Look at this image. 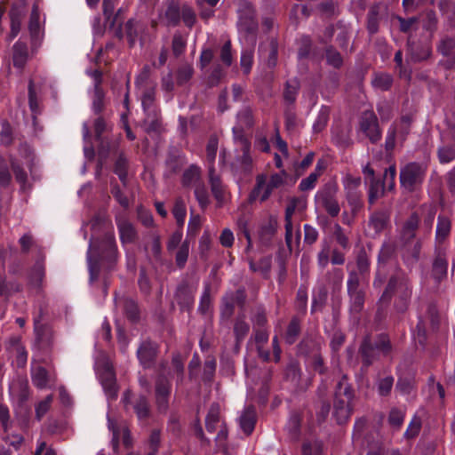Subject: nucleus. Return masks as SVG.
Returning <instances> with one entry per match:
<instances>
[{"label":"nucleus","instance_id":"nucleus-7","mask_svg":"<svg viewBox=\"0 0 455 455\" xmlns=\"http://www.w3.org/2000/svg\"><path fill=\"white\" fill-rule=\"evenodd\" d=\"M122 403L125 412H133L140 420H146L151 415L149 401L145 395H134L131 389H126Z\"/></svg>","mask_w":455,"mask_h":455},{"label":"nucleus","instance_id":"nucleus-27","mask_svg":"<svg viewBox=\"0 0 455 455\" xmlns=\"http://www.w3.org/2000/svg\"><path fill=\"white\" fill-rule=\"evenodd\" d=\"M28 29L31 37V47L32 49L36 48L40 40L39 11L36 4H34L30 13Z\"/></svg>","mask_w":455,"mask_h":455},{"label":"nucleus","instance_id":"nucleus-14","mask_svg":"<svg viewBox=\"0 0 455 455\" xmlns=\"http://www.w3.org/2000/svg\"><path fill=\"white\" fill-rule=\"evenodd\" d=\"M181 4L179 0H166L159 19L165 27H177L180 23Z\"/></svg>","mask_w":455,"mask_h":455},{"label":"nucleus","instance_id":"nucleus-50","mask_svg":"<svg viewBox=\"0 0 455 455\" xmlns=\"http://www.w3.org/2000/svg\"><path fill=\"white\" fill-rule=\"evenodd\" d=\"M112 130V124L104 116H100L93 121V131L95 140L106 138L103 134Z\"/></svg>","mask_w":455,"mask_h":455},{"label":"nucleus","instance_id":"nucleus-15","mask_svg":"<svg viewBox=\"0 0 455 455\" xmlns=\"http://www.w3.org/2000/svg\"><path fill=\"white\" fill-rule=\"evenodd\" d=\"M120 241L123 245L134 243L139 239L135 226L124 216L116 217Z\"/></svg>","mask_w":455,"mask_h":455},{"label":"nucleus","instance_id":"nucleus-2","mask_svg":"<svg viewBox=\"0 0 455 455\" xmlns=\"http://www.w3.org/2000/svg\"><path fill=\"white\" fill-rule=\"evenodd\" d=\"M118 260L119 251L113 232L91 238L87 251L90 282L98 280L101 269L107 272L116 270Z\"/></svg>","mask_w":455,"mask_h":455},{"label":"nucleus","instance_id":"nucleus-22","mask_svg":"<svg viewBox=\"0 0 455 455\" xmlns=\"http://www.w3.org/2000/svg\"><path fill=\"white\" fill-rule=\"evenodd\" d=\"M116 303L121 305L123 312L131 323H138L140 319V311L136 300L129 297L116 298Z\"/></svg>","mask_w":455,"mask_h":455},{"label":"nucleus","instance_id":"nucleus-62","mask_svg":"<svg viewBox=\"0 0 455 455\" xmlns=\"http://www.w3.org/2000/svg\"><path fill=\"white\" fill-rule=\"evenodd\" d=\"M437 156L441 164H448L455 159V144L440 147Z\"/></svg>","mask_w":455,"mask_h":455},{"label":"nucleus","instance_id":"nucleus-38","mask_svg":"<svg viewBox=\"0 0 455 455\" xmlns=\"http://www.w3.org/2000/svg\"><path fill=\"white\" fill-rule=\"evenodd\" d=\"M300 88L299 81L297 78L291 79L285 83L283 90V100L291 107L295 103L297 95Z\"/></svg>","mask_w":455,"mask_h":455},{"label":"nucleus","instance_id":"nucleus-12","mask_svg":"<svg viewBox=\"0 0 455 455\" xmlns=\"http://www.w3.org/2000/svg\"><path fill=\"white\" fill-rule=\"evenodd\" d=\"M159 346L150 339L142 340L137 349V358L144 369H151L156 361Z\"/></svg>","mask_w":455,"mask_h":455},{"label":"nucleus","instance_id":"nucleus-41","mask_svg":"<svg viewBox=\"0 0 455 455\" xmlns=\"http://www.w3.org/2000/svg\"><path fill=\"white\" fill-rule=\"evenodd\" d=\"M22 285L16 281L8 282L5 276L0 275V296L9 298L12 294L20 292Z\"/></svg>","mask_w":455,"mask_h":455},{"label":"nucleus","instance_id":"nucleus-16","mask_svg":"<svg viewBox=\"0 0 455 455\" xmlns=\"http://www.w3.org/2000/svg\"><path fill=\"white\" fill-rule=\"evenodd\" d=\"M196 289L187 280H182L177 286L174 298L181 309L190 310L194 304Z\"/></svg>","mask_w":455,"mask_h":455},{"label":"nucleus","instance_id":"nucleus-45","mask_svg":"<svg viewBox=\"0 0 455 455\" xmlns=\"http://www.w3.org/2000/svg\"><path fill=\"white\" fill-rule=\"evenodd\" d=\"M50 379L49 371L43 366H38L32 371V382L37 388H45Z\"/></svg>","mask_w":455,"mask_h":455},{"label":"nucleus","instance_id":"nucleus-31","mask_svg":"<svg viewBox=\"0 0 455 455\" xmlns=\"http://www.w3.org/2000/svg\"><path fill=\"white\" fill-rule=\"evenodd\" d=\"M240 427L246 435H250L255 427L256 412L252 406L247 407L240 417Z\"/></svg>","mask_w":455,"mask_h":455},{"label":"nucleus","instance_id":"nucleus-9","mask_svg":"<svg viewBox=\"0 0 455 455\" xmlns=\"http://www.w3.org/2000/svg\"><path fill=\"white\" fill-rule=\"evenodd\" d=\"M34 335V347L41 355L50 356L56 342V331L52 325L36 323Z\"/></svg>","mask_w":455,"mask_h":455},{"label":"nucleus","instance_id":"nucleus-25","mask_svg":"<svg viewBox=\"0 0 455 455\" xmlns=\"http://www.w3.org/2000/svg\"><path fill=\"white\" fill-rule=\"evenodd\" d=\"M26 13L24 4H12L9 12L11 19V38H14L20 31L21 20Z\"/></svg>","mask_w":455,"mask_h":455},{"label":"nucleus","instance_id":"nucleus-35","mask_svg":"<svg viewBox=\"0 0 455 455\" xmlns=\"http://www.w3.org/2000/svg\"><path fill=\"white\" fill-rule=\"evenodd\" d=\"M451 223L448 217L439 215L437 219L435 241L437 243H443L449 236L451 232Z\"/></svg>","mask_w":455,"mask_h":455},{"label":"nucleus","instance_id":"nucleus-28","mask_svg":"<svg viewBox=\"0 0 455 455\" xmlns=\"http://www.w3.org/2000/svg\"><path fill=\"white\" fill-rule=\"evenodd\" d=\"M28 60V49L26 43L18 41L12 46V62L16 68L23 69Z\"/></svg>","mask_w":455,"mask_h":455},{"label":"nucleus","instance_id":"nucleus-18","mask_svg":"<svg viewBox=\"0 0 455 455\" xmlns=\"http://www.w3.org/2000/svg\"><path fill=\"white\" fill-rule=\"evenodd\" d=\"M303 203L302 199L299 197H293L290 200L285 209L284 214V228H285V243L290 250H291V239H292V215L295 212L296 208L299 204Z\"/></svg>","mask_w":455,"mask_h":455},{"label":"nucleus","instance_id":"nucleus-21","mask_svg":"<svg viewBox=\"0 0 455 455\" xmlns=\"http://www.w3.org/2000/svg\"><path fill=\"white\" fill-rule=\"evenodd\" d=\"M146 116L142 121L144 131L148 134L161 133L163 131L162 118L159 109H150V111L144 112Z\"/></svg>","mask_w":455,"mask_h":455},{"label":"nucleus","instance_id":"nucleus-20","mask_svg":"<svg viewBox=\"0 0 455 455\" xmlns=\"http://www.w3.org/2000/svg\"><path fill=\"white\" fill-rule=\"evenodd\" d=\"M100 382L106 395L110 399H116L117 397L118 387L116 374L112 368L109 366L105 367L100 373Z\"/></svg>","mask_w":455,"mask_h":455},{"label":"nucleus","instance_id":"nucleus-17","mask_svg":"<svg viewBox=\"0 0 455 455\" xmlns=\"http://www.w3.org/2000/svg\"><path fill=\"white\" fill-rule=\"evenodd\" d=\"M448 261L446 253L440 250L435 249V257L432 262L431 276L436 283H440L447 277Z\"/></svg>","mask_w":455,"mask_h":455},{"label":"nucleus","instance_id":"nucleus-34","mask_svg":"<svg viewBox=\"0 0 455 455\" xmlns=\"http://www.w3.org/2000/svg\"><path fill=\"white\" fill-rule=\"evenodd\" d=\"M348 205L351 209V214L354 217L357 215L363 206L362 193L354 188H348L346 196Z\"/></svg>","mask_w":455,"mask_h":455},{"label":"nucleus","instance_id":"nucleus-63","mask_svg":"<svg viewBox=\"0 0 455 455\" xmlns=\"http://www.w3.org/2000/svg\"><path fill=\"white\" fill-rule=\"evenodd\" d=\"M392 84V76L386 73L377 74L372 80V85L381 91H388Z\"/></svg>","mask_w":455,"mask_h":455},{"label":"nucleus","instance_id":"nucleus-54","mask_svg":"<svg viewBox=\"0 0 455 455\" xmlns=\"http://www.w3.org/2000/svg\"><path fill=\"white\" fill-rule=\"evenodd\" d=\"M325 58L328 65L334 68H340L343 65L341 54L332 45H328L325 49Z\"/></svg>","mask_w":455,"mask_h":455},{"label":"nucleus","instance_id":"nucleus-47","mask_svg":"<svg viewBox=\"0 0 455 455\" xmlns=\"http://www.w3.org/2000/svg\"><path fill=\"white\" fill-rule=\"evenodd\" d=\"M240 141L243 145L242 151L243 155L240 156L239 161L241 164V167L246 172H251L252 165V159L250 155L251 143L250 141L244 138L243 136L240 137Z\"/></svg>","mask_w":455,"mask_h":455},{"label":"nucleus","instance_id":"nucleus-49","mask_svg":"<svg viewBox=\"0 0 455 455\" xmlns=\"http://www.w3.org/2000/svg\"><path fill=\"white\" fill-rule=\"evenodd\" d=\"M125 28V36L128 40L129 46L132 48L134 46L136 40L139 36V32L140 29V24L134 19H130L126 21L124 25Z\"/></svg>","mask_w":455,"mask_h":455},{"label":"nucleus","instance_id":"nucleus-44","mask_svg":"<svg viewBox=\"0 0 455 455\" xmlns=\"http://www.w3.org/2000/svg\"><path fill=\"white\" fill-rule=\"evenodd\" d=\"M194 68L189 63L181 64L176 70L175 78L176 84L179 86H182L189 82L194 76Z\"/></svg>","mask_w":455,"mask_h":455},{"label":"nucleus","instance_id":"nucleus-37","mask_svg":"<svg viewBox=\"0 0 455 455\" xmlns=\"http://www.w3.org/2000/svg\"><path fill=\"white\" fill-rule=\"evenodd\" d=\"M301 378L299 363L296 360H291L284 369V379L294 387L298 386Z\"/></svg>","mask_w":455,"mask_h":455},{"label":"nucleus","instance_id":"nucleus-46","mask_svg":"<svg viewBox=\"0 0 455 455\" xmlns=\"http://www.w3.org/2000/svg\"><path fill=\"white\" fill-rule=\"evenodd\" d=\"M404 245V253H403V259L406 263L414 264L419 259L420 251L422 243L420 240H418L415 242L413 245H411L410 243H407V245Z\"/></svg>","mask_w":455,"mask_h":455},{"label":"nucleus","instance_id":"nucleus-5","mask_svg":"<svg viewBox=\"0 0 455 455\" xmlns=\"http://www.w3.org/2000/svg\"><path fill=\"white\" fill-rule=\"evenodd\" d=\"M391 350L392 344L387 334L380 333L377 335L375 340H372L370 335L364 336L358 349L363 368L368 369L375 361L379 360V354L387 355Z\"/></svg>","mask_w":455,"mask_h":455},{"label":"nucleus","instance_id":"nucleus-53","mask_svg":"<svg viewBox=\"0 0 455 455\" xmlns=\"http://www.w3.org/2000/svg\"><path fill=\"white\" fill-rule=\"evenodd\" d=\"M436 51L443 56L455 54V36H444L436 45Z\"/></svg>","mask_w":455,"mask_h":455},{"label":"nucleus","instance_id":"nucleus-10","mask_svg":"<svg viewBox=\"0 0 455 455\" xmlns=\"http://www.w3.org/2000/svg\"><path fill=\"white\" fill-rule=\"evenodd\" d=\"M359 131L371 141L372 144L378 143L382 137V131L379 127V119L373 110H364L362 112L359 122Z\"/></svg>","mask_w":455,"mask_h":455},{"label":"nucleus","instance_id":"nucleus-36","mask_svg":"<svg viewBox=\"0 0 455 455\" xmlns=\"http://www.w3.org/2000/svg\"><path fill=\"white\" fill-rule=\"evenodd\" d=\"M250 331V325L245 321L244 314L238 315L234 323L233 332L237 343L243 342Z\"/></svg>","mask_w":455,"mask_h":455},{"label":"nucleus","instance_id":"nucleus-55","mask_svg":"<svg viewBox=\"0 0 455 455\" xmlns=\"http://www.w3.org/2000/svg\"><path fill=\"white\" fill-rule=\"evenodd\" d=\"M182 20L185 26L192 28L196 23L197 18L195 10L188 4L181 5L180 20Z\"/></svg>","mask_w":455,"mask_h":455},{"label":"nucleus","instance_id":"nucleus-60","mask_svg":"<svg viewBox=\"0 0 455 455\" xmlns=\"http://www.w3.org/2000/svg\"><path fill=\"white\" fill-rule=\"evenodd\" d=\"M186 204L180 197L177 198L172 208V214L179 227H182L186 218Z\"/></svg>","mask_w":455,"mask_h":455},{"label":"nucleus","instance_id":"nucleus-58","mask_svg":"<svg viewBox=\"0 0 455 455\" xmlns=\"http://www.w3.org/2000/svg\"><path fill=\"white\" fill-rule=\"evenodd\" d=\"M28 91L29 108L34 115H38L41 113V108L39 106L37 93H36V91L35 88V84H34L33 79H29V81H28Z\"/></svg>","mask_w":455,"mask_h":455},{"label":"nucleus","instance_id":"nucleus-51","mask_svg":"<svg viewBox=\"0 0 455 455\" xmlns=\"http://www.w3.org/2000/svg\"><path fill=\"white\" fill-rule=\"evenodd\" d=\"M220 421V406L214 403L211 405L205 418V427L208 432L212 433L216 430V425Z\"/></svg>","mask_w":455,"mask_h":455},{"label":"nucleus","instance_id":"nucleus-39","mask_svg":"<svg viewBox=\"0 0 455 455\" xmlns=\"http://www.w3.org/2000/svg\"><path fill=\"white\" fill-rule=\"evenodd\" d=\"M301 332L300 320L297 316H293L285 331V342L289 345L294 344Z\"/></svg>","mask_w":455,"mask_h":455},{"label":"nucleus","instance_id":"nucleus-26","mask_svg":"<svg viewBox=\"0 0 455 455\" xmlns=\"http://www.w3.org/2000/svg\"><path fill=\"white\" fill-rule=\"evenodd\" d=\"M96 141L98 142L97 152L99 162L101 166L107 162L111 153L116 156V152L119 150L117 149V144L111 142L108 137L102 138L101 140H96Z\"/></svg>","mask_w":455,"mask_h":455},{"label":"nucleus","instance_id":"nucleus-19","mask_svg":"<svg viewBox=\"0 0 455 455\" xmlns=\"http://www.w3.org/2000/svg\"><path fill=\"white\" fill-rule=\"evenodd\" d=\"M389 212L386 210H378L371 214L368 228L374 235H379L389 224Z\"/></svg>","mask_w":455,"mask_h":455},{"label":"nucleus","instance_id":"nucleus-11","mask_svg":"<svg viewBox=\"0 0 455 455\" xmlns=\"http://www.w3.org/2000/svg\"><path fill=\"white\" fill-rule=\"evenodd\" d=\"M171 393V381L164 374H158L155 381V403L160 413L168 411Z\"/></svg>","mask_w":455,"mask_h":455},{"label":"nucleus","instance_id":"nucleus-3","mask_svg":"<svg viewBox=\"0 0 455 455\" xmlns=\"http://www.w3.org/2000/svg\"><path fill=\"white\" fill-rule=\"evenodd\" d=\"M394 296H395L394 308L396 312L402 314L406 312L412 296V284L407 275L401 269L390 275L378 304L387 306Z\"/></svg>","mask_w":455,"mask_h":455},{"label":"nucleus","instance_id":"nucleus-24","mask_svg":"<svg viewBox=\"0 0 455 455\" xmlns=\"http://www.w3.org/2000/svg\"><path fill=\"white\" fill-rule=\"evenodd\" d=\"M320 17L326 20H333L340 14V4L338 0H323L316 7Z\"/></svg>","mask_w":455,"mask_h":455},{"label":"nucleus","instance_id":"nucleus-52","mask_svg":"<svg viewBox=\"0 0 455 455\" xmlns=\"http://www.w3.org/2000/svg\"><path fill=\"white\" fill-rule=\"evenodd\" d=\"M201 171L196 165H190L183 173L181 182L184 187H189L193 183L196 185L200 180Z\"/></svg>","mask_w":455,"mask_h":455},{"label":"nucleus","instance_id":"nucleus-48","mask_svg":"<svg viewBox=\"0 0 455 455\" xmlns=\"http://www.w3.org/2000/svg\"><path fill=\"white\" fill-rule=\"evenodd\" d=\"M92 108L97 116H103L102 113L106 108V101L105 92L101 87L94 89Z\"/></svg>","mask_w":455,"mask_h":455},{"label":"nucleus","instance_id":"nucleus-32","mask_svg":"<svg viewBox=\"0 0 455 455\" xmlns=\"http://www.w3.org/2000/svg\"><path fill=\"white\" fill-rule=\"evenodd\" d=\"M209 182L212 193L218 202H222L224 199V189L221 179L216 174L214 166H209Z\"/></svg>","mask_w":455,"mask_h":455},{"label":"nucleus","instance_id":"nucleus-30","mask_svg":"<svg viewBox=\"0 0 455 455\" xmlns=\"http://www.w3.org/2000/svg\"><path fill=\"white\" fill-rule=\"evenodd\" d=\"M385 184L384 180L380 179H371L368 189V204L370 208L375 204L379 198L385 196Z\"/></svg>","mask_w":455,"mask_h":455},{"label":"nucleus","instance_id":"nucleus-56","mask_svg":"<svg viewBox=\"0 0 455 455\" xmlns=\"http://www.w3.org/2000/svg\"><path fill=\"white\" fill-rule=\"evenodd\" d=\"M276 232V222L269 220L267 224L263 225L259 232L260 242L264 244H268Z\"/></svg>","mask_w":455,"mask_h":455},{"label":"nucleus","instance_id":"nucleus-61","mask_svg":"<svg viewBox=\"0 0 455 455\" xmlns=\"http://www.w3.org/2000/svg\"><path fill=\"white\" fill-rule=\"evenodd\" d=\"M195 196L202 209H204L209 205V194L203 181L196 183L195 188Z\"/></svg>","mask_w":455,"mask_h":455},{"label":"nucleus","instance_id":"nucleus-23","mask_svg":"<svg viewBox=\"0 0 455 455\" xmlns=\"http://www.w3.org/2000/svg\"><path fill=\"white\" fill-rule=\"evenodd\" d=\"M129 160L124 151L119 150L116 154L113 172L118 176L124 187L128 183Z\"/></svg>","mask_w":455,"mask_h":455},{"label":"nucleus","instance_id":"nucleus-8","mask_svg":"<svg viewBox=\"0 0 455 455\" xmlns=\"http://www.w3.org/2000/svg\"><path fill=\"white\" fill-rule=\"evenodd\" d=\"M407 57L413 63L427 61L433 55L431 36L416 38L410 35L406 41Z\"/></svg>","mask_w":455,"mask_h":455},{"label":"nucleus","instance_id":"nucleus-59","mask_svg":"<svg viewBox=\"0 0 455 455\" xmlns=\"http://www.w3.org/2000/svg\"><path fill=\"white\" fill-rule=\"evenodd\" d=\"M301 416L298 412H292L290 416L287 429L293 439H297L300 433Z\"/></svg>","mask_w":455,"mask_h":455},{"label":"nucleus","instance_id":"nucleus-29","mask_svg":"<svg viewBox=\"0 0 455 455\" xmlns=\"http://www.w3.org/2000/svg\"><path fill=\"white\" fill-rule=\"evenodd\" d=\"M419 219L416 213H412L409 219L403 224L401 238L407 245V243H411L416 236V231L419 228Z\"/></svg>","mask_w":455,"mask_h":455},{"label":"nucleus","instance_id":"nucleus-57","mask_svg":"<svg viewBox=\"0 0 455 455\" xmlns=\"http://www.w3.org/2000/svg\"><path fill=\"white\" fill-rule=\"evenodd\" d=\"M44 256L41 259L36 261L31 273H30V283L36 286H39L44 276Z\"/></svg>","mask_w":455,"mask_h":455},{"label":"nucleus","instance_id":"nucleus-4","mask_svg":"<svg viewBox=\"0 0 455 455\" xmlns=\"http://www.w3.org/2000/svg\"><path fill=\"white\" fill-rule=\"evenodd\" d=\"M355 392L348 381L347 375L344 374L335 386L333 394V416L338 424L346 423L354 411L353 401Z\"/></svg>","mask_w":455,"mask_h":455},{"label":"nucleus","instance_id":"nucleus-43","mask_svg":"<svg viewBox=\"0 0 455 455\" xmlns=\"http://www.w3.org/2000/svg\"><path fill=\"white\" fill-rule=\"evenodd\" d=\"M366 28L371 36L379 32V8L378 5L371 6L367 13Z\"/></svg>","mask_w":455,"mask_h":455},{"label":"nucleus","instance_id":"nucleus-6","mask_svg":"<svg viewBox=\"0 0 455 455\" xmlns=\"http://www.w3.org/2000/svg\"><path fill=\"white\" fill-rule=\"evenodd\" d=\"M427 171V164L419 162H410L403 165L399 173L401 188L406 193H414L419 190L424 183Z\"/></svg>","mask_w":455,"mask_h":455},{"label":"nucleus","instance_id":"nucleus-64","mask_svg":"<svg viewBox=\"0 0 455 455\" xmlns=\"http://www.w3.org/2000/svg\"><path fill=\"white\" fill-rule=\"evenodd\" d=\"M404 417V411L398 408H392L388 414L387 422L393 428L398 430L403 423Z\"/></svg>","mask_w":455,"mask_h":455},{"label":"nucleus","instance_id":"nucleus-1","mask_svg":"<svg viewBox=\"0 0 455 455\" xmlns=\"http://www.w3.org/2000/svg\"><path fill=\"white\" fill-rule=\"evenodd\" d=\"M347 269L348 309L350 314L358 315L364 308L371 273V259L364 248L356 252L355 265L347 263Z\"/></svg>","mask_w":455,"mask_h":455},{"label":"nucleus","instance_id":"nucleus-40","mask_svg":"<svg viewBox=\"0 0 455 455\" xmlns=\"http://www.w3.org/2000/svg\"><path fill=\"white\" fill-rule=\"evenodd\" d=\"M438 8L446 16L449 27L455 28V1L439 0Z\"/></svg>","mask_w":455,"mask_h":455},{"label":"nucleus","instance_id":"nucleus-13","mask_svg":"<svg viewBox=\"0 0 455 455\" xmlns=\"http://www.w3.org/2000/svg\"><path fill=\"white\" fill-rule=\"evenodd\" d=\"M337 188L333 185H325L315 196V199L324 208L331 217H337L340 207L336 198Z\"/></svg>","mask_w":455,"mask_h":455},{"label":"nucleus","instance_id":"nucleus-33","mask_svg":"<svg viewBox=\"0 0 455 455\" xmlns=\"http://www.w3.org/2000/svg\"><path fill=\"white\" fill-rule=\"evenodd\" d=\"M286 177V172L282 171L281 173H274L270 176L269 181L266 185V188L263 194L260 196V202L267 201L274 189L280 188L284 184V178Z\"/></svg>","mask_w":455,"mask_h":455},{"label":"nucleus","instance_id":"nucleus-42","mask_svg":"<svg viewBox=\"0 0 455 455\" xmlns=\"http://www.w3.org/2000/svg\"><path fill=\"white\" fill-rule=\"evenodd\" d=\"M251 321L252 323V329H268L267 310L262 305L255 307Z\"/></svg>","mask_w":455,"mask_h":455}]
</instances>
